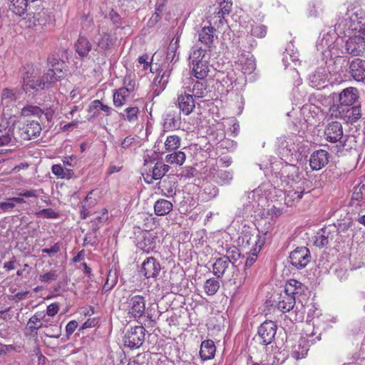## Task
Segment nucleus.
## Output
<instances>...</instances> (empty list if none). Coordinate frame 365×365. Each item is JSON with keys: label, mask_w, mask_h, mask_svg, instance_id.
<instances>
[{"label": "nucleus", "mask_w": 365, "mask_h": 365, "mask_svg": "<svg viewBox=\"0 0 365 365\" xmlns=\"http://www.w3.org/2000/svg\"><path fill=\"white\" fill-rule=\"evenodd\" d=\"M117 283V278L115 274H112L111 271H110L107 276V279L103 285V291L105 292H109L111 290L114 286Z\"/></svg>", "instance_id": "49530a36"}, {"label": "nucleus", "mask_w": 365, "mask_h": 365, "mask_svg": "<svg viewBox=\"0 0 365 365\" xmlns=\"http://www.w3.org/2000/svg\"><path fill=\"white\" fill-rule=\"evenodd\" d=\"M304 194V189L298 187L296 190H289L285 196V203L288 206H292L298 203Z\"/></svg>", "instance_id": "473e14b6"}, {"label": "nucleus", "mask_w": 365, "mask_h": 365, "mask_svg": "<svg viewBox=\"0 0 365 365\" xmlns=\"http://www.w3.org/2000/svg\"><path fill=\"white\" fill-rule=\"evenodd\" d=\"M350 73L353 78L357 81L365 80V61L361 58H355L349 66Z\"/></svg>", "instance_id": "393cba45"}, {"label": "nucleus", "mask_w": 365, "mask_h": 365, "mask_svg": "<svg viewBox=\"0 0 365 365\" xmlns=\"http://www.w3.org/2000/svg\"><path fill=\"white\" fill-rule=\"evenodd\" d=\"M220 11L217 13L218 16L221 17L224 15L229 14L232 10V3L231 1L224 0L220 4Z\"/></svg>", "instance_id": "3c124183"}, {"label": "nucleus", "mask_w": 365, "mask_h": 365, "mask_svg": "<svg viewBox=\"0 0 365 365\" xmlns=\"http://www.w3.org/2000/svg\"><path fill=\"white\" fill-rule=\"evenodd\" d=\"M15 262L16 258L15 257H13L10 261L4 263V268L8 271L13 270L15 269Z\"/></svg>", "instance_id": "774afa93"}, {"label": "nucleus", "mask_w": 365, "mask_h": 365, "mask_svg": "<svg viewBox=\"0 0 365 365\" xmlns=\"http://www.w3.org/2000/svg\"><path fill=\"white\" fill-rule=\"evenodd\" d=\"M178 105L179 109L183 113V114L185 115H190L195 108L193 96L186 92L178 94Z\"/></svg>", "instance_id": "b1692460"}, {"label": "nucleus", "mask_w": 365, "mask_h": 365, "mask_svg": "<svg viewBox=\"0 0 365 365\" xmlns=\"http://www.w3.org/2000/svg\"><path fill=\"white\" fill-rule=\"evenodd\" d=\"M173 208V203L165 199H159L154 204V212L158 216H165L169 214Z\"/></svg>", "instance_id": "c756f323"}, {"label": "nucleus", "mask_w": 365, "mask_h": 365, "mask_svg": "<svg viewBox=\"0 0 365 365\" xmlns=\"http://www.w3.org/2000/svg\"><path fill=\"white\" fill-rule=\"evenodd\" d=\"M22 87L26 93L34 94L46 88L43 78H37V72L31 65L23 66L21 70Z\"/></svg>", "instance_id": "7ed1b4c3"}, {"label": "nucleus", "mask_w": 365, "mask_h": 365, "mask_svg": "<svg viewBox=\"0 0 365 365\" xmlns=\"http://www.w3.org/2000/svg\"><path fill=\"white\" fill-rule=\"evenodd\" d=\"M192 66V75L197 79H204L210 71L209 55L205 49L200 48L190 56Z\"/></svg>", "instance_id": "20e7f679"}, {"label": "nucleus", "mask_w": 365, "mask_h": 365, "mask_svg": "<svg viewBox=\"0 0 365 365\" xmlns=\"http://www.w3.org/2000/svg\"><path fill=\"white\" fill-rule=\"evenodd\" d=\"M314 327L308 324L304 330V334L291 345V356L296 360L304 358L308 353L311 344L321 339L320 334L315 336L313 332Z\"/></svg>", "instance_id": "f03ea898"}, {"label": "nucleus", "mask_w": 365, "mask_h": 365, "mask_svg": "<svg viewBox=\"0 0 365 365\" xmlns=\"http://www.w3.org/2000/svg\"><path fill=\"white\" fill-rule=\"evenodd\" d=\"M9 9L17 16L24 15L28 7V0H8Z\"/></svg>", "instance_id": "f704fd0d"}, {"label": "nucleus", "mask_w": 365, "mask_h": 365, "mask_svg": "<svg viewBox=\"0 0 365 365\" xmlns=\"http://www.w3.org/2000/svg\"><path fill=\"white\" fill-rule=\"evenodd\" d=\"M346 50L352 56H361L365 51V35H349L346 41Z\"/></svg>", "instance_id": "ddd939ff"}, {"label": "nucleus", "mask_w": 365, "mask_h": 365, "mask_svg": "<svg viewBox=\"0 0 365 365\" xmlns=\"http://www.w3.org/2000/svg\"><path fill=\"white\" fill-rule=\"evenodd\" d=\"M206 93V86L199 81H197L192 88V96L196 98H202Z\"/></svg>", "instance_id": "a18cd8bd"}, {"label": "nucleus", "mask_w": 365, "mask_h": 365, "mask_svg": "<svg viewBox=\"0 0 365 365\" xmlns=\"http://www.w3.org/2000/svg\"><path fill=\"white\" fill-rule=\"evenodd\" d=\"M215 29L212 26H204L198 34V41L207 48H210L214 41Z\"/></svg>", "instance_id": "bb28decb"}, {"label": "nucleus", "mask_w": 365, "mask_h": 365, "mask_svg": "<svg viewBox=\"0 0 365 365\" xmlns=\"http://www.w3.org/2000/svg\"><path fill=\"white\" fill-rule=\"evenodd\" d=\"M135 81L130 76H125L123 80V86L113 91V106L116 108H121L125 105L130 93L135 91Z\"/></svg>", "instance_id": "423d86ee"}, {"label": "nucleus", "mask_w": 365, "mask_h": 365, "mask_svg": "<svg viewBox=\"0 0 365 365\" xmlns=\"http://www.w3.org/2000/svg\"><path fill=\"white\" fill-rule=\"evenodd\" d=\"M331 118H340L346 123H354L361 117V106L342 107L341 105H332L328 112Z\"/></svg>", "instance_id": "39448f33"}, {"label": "nucleus", "mask_w": 365, "mask_h": 365, "mask_svg": "<svg viewBox=\"0 0 365 365\" xmlns=\"http://www.w3.org/2000/svg\"><path fill=\"white\" fill-rule=\"evenodd\" d=\"M329 232L326 229H322L315 236L314 244L316 247L322 248L329 244Z\"/></svg>", "instance_id": "ea45409f"}, {"label": "nucleus", "mask_w": 365, "mask_h": 365, "mask_svg": "<svg viewBox=\"0 0 365 365\" xmlns=\"http://www.w3.org/2000/svg\"><path fill=\"white\" fill-rule=\"evenodd\" d=\"M237 63L240 66V68L244 73H251L255 68L252 56L250 57L244 53L238 57Z\"/></svg>", "instance_id": "2f4dec72"}, {"label": "nucleus", "mask_w": 365, "mask_h": 365, "mask_svg": "<svg viewBox=\"0 0 365 365\" xmlns=\"http://www.w3.org/2000/svg\"><path fill=\"white\" fill-rule=\"evenodd\" d=\"M48 323V319L46 318L45 312L38 311L29 319L26 329L31 335L34 336L38 334V330L46 327Z\"/></svg>", "instance_id": "6ab92c4d"}, {"label": "nucleus", "mask_w": 365, "mask_h": 365, "mask_svg": "<svg viewBox=\"0 0 365 365\" xmlns=\"http://www.w3.org/2000/svg\"><path fill=\"white\" fill-rule=\"evenodd\" d=\"M15 137H16V133L11 134L10 129L5 133H0V146L9 145L13 138L15 139Z\"/></svg>", "instance_id": "603ef678"}, {"label": "nucleus", "mask_w": 365, "mask_h": 365, "mask_svg": "<svg viewBox=\"0 0 365 365\" xmlns=\"http://www.w3.org/2000/svg\"><path fill=\"white\" fill-rule=\"evenodd\" d=\"M41 126L37 120H26L24 123H19L15 139L20 140H29L36 138L41 134Z\"/></svg>", "instance_id": "0eeeda50"}, {"label": "nucleus", "mask_w": 365, "mask_h": 365, "mask_svg": "<svg viewBox=\"0 0 365 365\" xmlns=\"http://www.w3.org/2000/svg\"><path fill=\"white\" fill-rule=\"evenodd\" d=\"M92 45L89 40L84 36H79L76 43H75V48L76 53L81 57L88 56L91 51Z\"/></svg>", "instance_id": "7c9ffc66"}, {"label": "nucleus", "mask_w": 365, "mask_h": 365, "mask_svg": "<svg viewBox=\"0 0 365 365\" xmlns=\"http://www.w3.org/2000/svg\"><path fill=\"white\" fill-rule=\"evenodd\" d=\"M345 21L348 35H365V15L361 11L352 12Z\"/></svg>", "instance_id": "9d476101"}, {"label": "nucleus", "mask_w": 365, "mask_h": 365, "mask_svg": "<svg viewBox=\"0 0 365 365\" xmlns=\"http://www.w3.org/2000/svg\"><path fill=\"white\" fill-rule=\"evenodd\" d=\"M241 238L244 245L252 247L250 251H253L255 255L260 252L265 242L264 237L259 236L258 233L250 230L244 231Z\"/></svg>", "instance_id": "4468645a"}, {"label": "nucleus", "mask_w": 365, "mask_h": 365, "mask_svg": "<svg viewBox=\"0 0 365 365\" xmlns=\"http://www.w3.org/2000/svg\"><path fill=\"white\" fill-rule=\"evenodd\" d=\"M291 264L298 269L305 267L310 262L309 250L305 247H297L289 255Z\"/></svg>", "instance_id": "2eb2a0df"}, {"label": "nucleus", "mask_w": 365, "mask_h": 365, "mask_svg": "<svg viewBox=\"0 0 365 365\" xmlns=\"http://www.w3.org/2000/svg\"><path fill=\"white\" fill-rule=\"evenodd\" d=\"M168 0H157L155 4V11L154 15L160 18L165 10Z\"/></svg>", "instance_id": "5fc2aeb1"}, {"label": "nucleus", "mask_w": 365, "mask_h": 365, "mask_svg": "<svg viewBox=\"0 0 365 365\" xmlns=\"http://www.w3.org/2000/svg\"><path fill=\"white\" fill-rule=\"evenodd\" d=\"M161 266L153 257H148L141 264L140 272L147 279H155L160 274Z\"/></svg>", "instance_id": "a211bd4d"}, {"label": "nucleus", "mask_w": 365, "mask_h": 365, "mask_svg": "<svg viewBox=\"0 0 365 365\" xmlns=\"http://www.w3.org/2000/svg\"><path fill=\"white\" fill-rule=\"evenodd\" d=\"M48 323L46 324V327H44L45 330L43 331V334L45 336L51 338H58L61 336V327L54 324L51 325V327L48 326Z\"/></svg>", "instance_id": "37998d69"}, {"label": "nucleus", "mask_w": 365, "mask_h": 365, "mask_svg": "<svg viewBox=\"0 0 365 365\" xmlns=\"http://www.w3.org/2000/svg\"><path fill=\"white\" fill-rule=\"evenodd\" d=\"M329 154L324 150L314 151L310 156L309 165L312 170H319L329 162Z\"/></svg>", "instance_id": "5701e85b"}, {"label": "nucleus", "mask_w": 365, "mask_h": 365, "mask_svg": "<svg viewBox=\"0 0 365 365\" xmlns=\"http://www.w3.org/2000/svg\"><path fill=\"white\" fill-rule=\"evenodd\" d=\"M157 239L155 234L144 232L138 237L136 247L144 253L149 254L155 249Z\"/></svg>", "instance_id": "aec40b11"}, {"label": "nucleus", "mask_w": 365, "mask_h": 365, "mask_svg": "<svg viewBox=\"0 0 365 365\" xmlns=\"http://www.w3.org/2000/svg\"><path fill=\"white\" fill-rule=\"evenodd\" d=\"M66 76V71L63 69V64L53 66L42 76L46 88H49L51 84L61 80Z\"/></svg>", "instance_id": "412c9836"}, {"label": "nucleus", "mask_w": 365, "mask_h": 365, "mask_svg": "<svg viewBox=\"0 0 365 365\" xmlns=\"http://www.w3.org/2000/svg\"><path fill=\"white\" fill-rule=\"evenodd\" d=\"M63 163L64 165L74 167L76 165V157L75 155L64 157Z\"/></svg>", "instance_id": "e2e57ef3"}, {"label": "nucleus", "mask_w": 365, "mask_h": 365, "mask_svg": "<svg viewBox=\"0 0 365 365\" xmlns=\"http://www.w3.org/2000/svg\"><path fill=\"white\" fill-rule=\"evenodd\" d=\"M227 255L225 257L229 259V262L232 263L237 262L240 256L239 249L235 246L230 247L227 250Z\"/></svg>", "instance_id": "8fccbe9b"}, {"label": "nucleus", "mask_w": 365, "mask_h": 365, "mask_svg": "<svg viewBox=\"0 0 365 365\" xmlns=\"http://www.w3.org/2000/svg\"><path fill=\"white\" fill-rule=\"evenodd\" d=\"M60 307L58 303H51L47 306L46 316L54 317L59 311Z\"/></svg>", "instance_id": "4d7b16f0"}, {"label": "nucleus", "mask_w": 365, "mask_h": 365, "mask_svg": "<svg viewBox=\"0 0 365 365\" xmlns=\"http://www.w3.org/2000/svg\"><path fill=\"white\" fill-rule=\"evenodd\" d=\"M220 288V282L215 278H210L206 280L204 284V289L207 295H214Z\"/></svg>", "instance_id": "a19ab883"}, {"label": "nucleus", "mask_w": 365, "mask_h": 365, "mask_svg": "<svg viewBox=\"0 0 365 365\" xmlns=\"http://www.w3.org/2000/svg\"><path fill=\"white\" fill-rule=\"evenodd\" d=\"M51 170H52V173L55 175H56L61 178H64V170L61 165H53L52 166Z\"/></svg>", "instance_id": "052dcab7"}, {"label": "nucleus", "mask_w": 365, "mask_h": 365, "mask_svg": "<svg viewBox=\"0 0 365 365\" xmlns=\"http://www.w3.org/2000/svg\"><path fill=\"white\" fill-rule=\"evenodd\" d=\"M365 200V180L361 182L359 185L354 188L352 194L350 204L351 206H360L364 203Z\"/></svg>", "instance_id": "c85d7f7f"}, {"label": "nucleus", "mask_w": 365, "mask_h": 365, "mask_svg": "<svg viewBox=\"0 0 365 365\" xmlns=\"http://www.w3.org/2000/svg\"><path fill=\"white\" fill-rule=\"evenodd\" d=\"M251 34L257 38H264L267 34V27L262 24L252 26Z\"/></svg>", "instance_id": "09e8293b"}, {"label": "nucleus", "mask_w": 365, "mask_h": 365, "mask_svg": "<svg viewBox=\"0 0 365 365\" xmlns=\"http://www.w3.org/2000/svg\"><path fill=\"white\" fill-rule=\"evenodd\" d=\"M43 114V110L40 107L33 105L25 106L20 112L23 117L36 116L40 118Z\"/></svg>", "instance_id": "58836bf2"}, {"label": "nucleus", "mask_w": 365, "mask_h": 365, "mask_svg": "<svg viewBox=\"0 0 365 365\" xmlns=\"http://www.w3.org/2000/svg\"><path fill=\"white\" fill-rule=\"evenodd\" d=\"M94 43L102 50L106 51L111 48L114 39L108 31L107 25L102 23L98 28V34L93 38Z\"/></svg>", "instance_id": "dca6fc26"}, {"label": "nucleus", "mask_w": 365, "mask_h": 365, "mask_svg": "<svg viewBox=\"0 0 365 365\" xmlns=\"http://www.w3.org/2000/svg\"><path fill=\"white\" fill-rule=\"evenodd\" d=\"M135 138L128 135L121 142V147L124 149L130 148V146L135 142Z\"/></svg>", "instance_id": "680f3d73"}, {"label": "nucleus", "mask_w": 365, "mask_h": 365, "mask_svg": "<svg viewBox=\"0 0 365 365\" xmlns=\"http://www.w3.org/2000/svg\"><path fill=\"white\" fill-rule=\"evenodd\" d=\"M78 327V322L76 320L70 321L66 326V332L68 336H71Z\"/></svg>", "instance_id": "13d9d810"}, {"label": "nucleus", "mask_w": 365, "mask_h": 365, "mask_svg": "<svg viewBox=\"0 0 365 365\" xmlns=\"http://www.w3.org/2000/svg\"><path fill=\"white\" fill-rule=\"evenodd\" d=\"M215 352L216 347L212 340L207 339L201 343L200 356L203 361L213 359Z\"/></svg>", "instance_id": "a878e982"}, {"label": "nucleus", "mask_w": 365, "mask_h": 365, "mask_svg": "<svg viewBox=\"0 0 365 365\" xmlns=\"http://www.w3.org/2000/svg\"><path fill=\"white\" fill-rule=\"evenodd\" d=\"M140 111L137 106H130L124 109L122 113V118L130 123H135L138 121Z\"/></svg>", "instance_id": "c9c22d12"}, {"label": "nucleus", "mask_w": 365, "mask_h": 365, "mask_svg": "<svg viewBox=\"0 0 365 365\" xmlns=\"http://www.w3.org/2000/svg\"><path fill=\"white\" fill-rule=\"evenodd\" d=\"M127 314L130 319H140L145 317V297L136 294L130 296L127 301Z\"/></svg>", "instance_id": "6e6552de"}, {"label": "nucleus", "mask_w": 365, "mask_h": 365, "mask_svg": "<svg viewBox=\"0 0 365 365\" xmlns=\"http://www.w3.org/2000/svg\"><path fill=\"white\" fill-rule=\"evenodd\" d=\"M170 166L163 161H157L153 166L151 163L145 162L143 165V176L148 183L153 180L161 179L170 170Z\"/></svg>", "instance_id": "1a4fd4ad"}, {"label": "nucleus", "mask_w": 365, "mask_h": 365, "mask_svg": "<svg viewBox=\"0 0 365 365\" xmlns=\"http://www.w3.org/2000/svg\"><path fill=\"white\" fill-rule=\"evenodd\" d=\"M145 329L144 327L135 326L128 329L124 337V345L130 349H138L145 340Z\"/></svg>", "instance_id": "9b49d317"}, {"label": "nucleus", "mask_w": 365, "mask_h": 365, "mask_svg": "<svg viewBox=\"0 0 365 365\" xmlns=\"http://www.w3.org/2000/svg\"><path fill=\"white\" fill-rule=\"evenodd\" d=\"M9 125V120L4 116H0V133H2L3 130H6Z\"/></svg>", "instance_id": "338daca9"}, {"label": "nucleus", "mask_w": 365, "mask_h": 365, "mask_svg": "<svg viewBox=\"0 0 365 365\" xmlns=\"http://www.w3.org/2000/svg\"><path fill=\"white\" fill-rule=\"evenodd\" d=\"M58 274L56 270H51L48 272L41 274L39 276V280L41 282L49 283L52 281H55L57 279Z\"/></svg>", "instance_id": "864d4df0"}, {"label": "nucleus", "mask_w": 365, "mask_h": 365, "mask_svg": "<svg viewBox=\"0 0 365 365\" xmlns=\"http://www.w3.org/2000/svg\"><path fill=\"white\" fill-rule=\"evenodd\" d=\"M60 251V245L58 243L54 244L50 248H44L42 249V252L48 254L49 256H52L56 255Z\"/></svg>", "instance_id": "bf43d9fd"}, {"label": "nucleus", "mask_w": 365, "mask_h": 365, "mask_svg": "<svg viewBox=\"0 0 365 365\" xmlns=\"http://www.w3.org/2000/svg\"><path fill=\"white\" fill-rule=\"evenodd\" d=\"M43 192V190H36V189H30V190H24L22 192L18 193L17 197H14L9 198V200L13 201L17 204H23L26 203L24 198H32L34 200H37L39 197L40 193Z\"/></svg>", "instance_id": "cd10ccee"}, {"label": "nucleus", "mask_w": 365, "mask_h": 365, "mask_svg": "<svg viewBox=\"0 0 365 365\" xmlns=\"http://www.w3.org/2000/svg\"><path fill=\"white\" fill-rule=\"evenodd\" d=\"M97 323H98V321L96 318L88 319L86 322H85L83 324L81 329H87V328L94 327Z\"/></svg>", "instance_id": "69168bd1"}, {"label": "nucleus", "mask_w": 365, "mask_h": 365, "mask_svg": "<svg viewBox=\"0 0 365 365\" xmlns=\"http://www.w3.org/2000/svg\"><path fill=\"white\" fill-rule=\"evenodd\" d=\"M186 160V155L182 151H173V153L165 156V161L170 165H177L181 166Z\"/></svg>", "instance_id": "e433bc0d"}, {"label": "nucleus", "mask_w": 365, "mask_h": 365, "mask_svg": "<svg viewBox=\"0 0 365 365\" xmlns=\"http://www.w3.org/2000/svg\"><path fill=\"white\" fill-rule=\"evenodd\" d=\"M38 217H43L47 219H56L59 217V214L51 208H46L36 212Z\"/></svg>", "instance_id": "c03bdc74"}, {"label": "nucleus", "mask_w": 365, "mask_h": 365, "mask_svg": "<svg viewBox=\"0 0 365 365\" xmlns=\"http://www.w3.org/2000/svg\"><path fill=\"white\" fill-rule=\"evenodd\" d=\"M16 101V93L14 90L9 88H4L1 93V104H9L14 103Z\"/></svg>", "instance_id": "79ce46f5"}, {"label": "nucleus", "mask_w": 365, "mask_h": 365, "mask_svg": "<svg viewBox=\"0 0 365 365\" xmlns=\"http://www.w3.org/2000/svg\"><path fill=\"white\" fill-rule=\"evenodd\" d=\"M229 259L226 257H220L216 259L212 265V272L217 277H222L229 267Z\"/></svg>", "instance_id": "72a5a7b5"}, {"label": "nucleus", "mask_w": 365, "mask_h": 365, "mask_svg": "<svg viewBox=\"0 0 365 365\" xmlns=\"http://www.w3.org/2000/svg\"><path fill=\"white\" fill-rule=\"evenodd\" d=\"M108 17H109L110 20L112 21V23L113 24L115 29H118L119 28L123 27V24L124 23L123 21V19L113 9H112L109 12Z\"/></svg>", "instance_id": "de8ad7c7"}, {"label": "nucleus", "mask_w": 365, "mask_h": 365, "mask_svg": "<svg viewBox=\"0 0 365 365\" xmlns=\"http://www.w3.org/2000/svg\"><path fill=\"white\" fill-rule=\"evenodd\" d=\"M277 332V325L271 320L264 322L258 328L257 336L255 337L259 344L267 346L271 344Z\"/></svg>", "instance_id": "f8f14e48"}, {"label": "nucleus", "mask_w": 365, "mask_h": 365, "mask_svg": "<svg viewBox=\"0 0 365 365\" xmlns=\"http://www.w3.org/2000/svg\"><path fill=\"white\" fill-rule=\"evenodd\" d=\"M359 98V93L356 88L348 87L339 93L338 105L342 107L351 106Z\"/></svg>", "instance_id": "4be33fe9"}, {"label": "nucleus", "mask_w": 365, "mask_h": 365, "mask_svg": "<svg viewBox=\"0 0 365 365\" xmlns=\"http://www.w3.org/2000/svg\"><path fill=\"white\" fill-rule=\"evenodd\" d=\"M251 256L248 257L245 261V267H250L253 263L256 261L257 257L258 255V253H256L255 255L253 251H250Z\"/></svg>", "instance_id": "0e129e2a"}, {"label": "nucleus", "mask_w": 365, "mask_h": 365, "mask_svg": "<svg viewBox=\"0 0 365 365\" xmlns=\"http://www.w3.org/2000/svg\"><path fill=\"white\" fill-rule=\"evenodd\" d=\"M181 138L177 135H170L167 136L164 143L166 152L175 151L180 147Z\"/></svg>", "instance_id": "4c0bfd02"}, {"label": "nucleus", "mask_w": 365, "mask_h": 365, "mask_svg": "<svg viewBox=\"0 0 365 365\" xmlns=\"http://www.w3.org/2000/svg\"><path fill=\"white\" fill-rule=\"evenodd\" d=\"M138 62L140 65L143 66V70H147L149 67L150 68V71H152L151 68V61H149V56L148 54H143L140 56L138 58Z\"/></svg>", "instance_id": "6e6d98bb"}, {"label": "nucleus", "mask_w": 365, "mask_h": 365, "mask_svg": "<svg viewBox=\"0 0 365 365\" xmlns=\"http://www.w3.org/2000/svg\"><path fill=\"white\" fill-rule=\"evenodd\" d=\"M343 135V127L340 122L331 121L326 125L324 130V138L327 141L331 143L340 142Z\"/></svg>", "instance_id": "f3484780"}, {"label": "nucleus", "mask_w": 365, "mask_h": 365, "mask_svg": "<svg viewBox=\"0 0 365 365\" xmlns=\"http://www.w3.org/2000/svg\"><path fill=\"white\" fill-rule=\"evenodd\" d=\"M303 291V285L300 282L290 279L285 284L284 290L278 297L277 308L284 313L290 311L296 303L295 295L301 294Z\"/></svg>", "instance_id": "f257e3e1"}]
</instances>
